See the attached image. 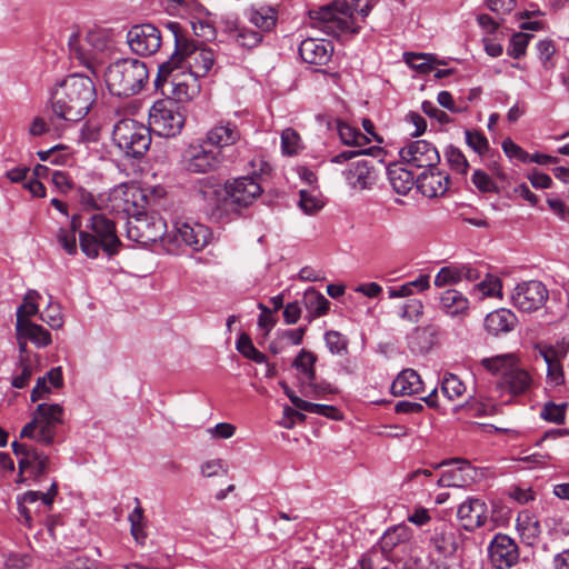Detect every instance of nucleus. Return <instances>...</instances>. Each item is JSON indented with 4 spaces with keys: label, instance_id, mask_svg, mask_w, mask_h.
Masks as SVG:
<instances>
[{
    "label": "nucleus",
    "instance_id": "obj_1",
    "mask_svg": "<svg viewBox=\"0 0 569 569\" xmlns=\"http://www.w3.org/2000/svg\"><path fill=\"white\" fill-rule=\"evenodd\" d=\"M262 188L253 177H239L226 182L224 187L213 179L199 183L198 194L206 203V213L214 221H221L224 211L231 207L238 209L251 206L261 194Z\"/></svg>",
    "mask_w": 569,
    "mask_h": 569
},
{
    "label": "nucleus",
    "instance_id": "obj_2",
    "mask_svg": "<svg viewBox=\"0 0 569 569\" xmlns=\"http://www.w3.org/2000/svg\"><path fill=\"white\" fill-rule=\"evenodd\" d=\"M97 99L92 79L73 73L57 83L51 92V109L57 118L79 121L84 118Z\"/></svg>",
    "mask_w": 569,
    "mask_h": 569
},
{
    "label": "nucleus",
    "instance_id": "obj_3",
    "mask_svg": "<svg viewBox=\"0 0 569 569\" xmlns=\"http://www.w3.org/2000/svg\"><path fill=\"white\" fill-rule=\"evenodd\" d=\"M377 0H342L310 11L311 26L332 37L351 33L357 34L361 29L353 12L361 16V21L368 17Z\"/></svg>",
    "mask_w": 569,
    "mask_h": 569
},
{
    "label": "nucleus",
    "instance_id": "obj_4",
    "mask_svg": "<svg viewBox=\"0 0 569 569\" xmlns=\"http://www.w3.org/2000/svg\"><path fill=\"white\" fill-rule=\"evenodd\" d=\"M169 27L174 36L176 50L168 61L159 66L156 87H159L162 77L171 76L182 63L190 69V77L196 79L204 77L214 63V53L211 49L198 48L192 40L180 37L178 23H169Z\"/></svg>",
    "mask_w": 569,
    "mask_h": 569
},
{
    "label": "nucleus",
    "instance_id": "obj_5",
    "mask_svg": "<svg viewBox=\"0 0 569 569\" xmlns=\"http://www.w3.org/2000/svg\"><path fill=\"white\" fill-rule=\"evenodd\" d=\"M72 59L86 66L98 76L99 68L107 61L113 51L111 33L107 29H92L81 40L79 34L72 33L68 41Z\"/></svg>",
    "mask_w": 569,
    "mask_h": 569
},
{
    "label": "nucleus",
    "instance_id": "obj_6",
    "mask_svg": "<svg viewBox=\"0 0 569 569\" xmlns=\"http://www.w3.org/2000/svg\"><path fill=\"white\" fill-rule=\"evenodd\" d=\"M79 246L90 259L97 258L100 250L109 257L117 254L121 241L116 223L102 213H93L86 223V230L79 232Z\"/></svg>",
    "mask_w": 569,
    "mask_h": 569
},
{
    "label": "nucleus",
    "instance_id": "obj_7",
    "mask_svg": "<svg viewBox=\"0 0 569 569\" xmlns=\"http://www.w3.org/2000/svg\"><path fill=\"white\" fill-rule=\"evenodd\" d=\"M148 69L138 59H120L103 72L109 92L117 97H131L140 92L148 80Z\"/></svg>",
    "mask_w": 569,
    "mask_h": 569
},
{
    "label": "nucleus",
    "instance_id": "obj_8",
    "mask_svg": "<svg viewBox=\"0 0 569 569\" xmlns=\"http://www.w3.org/2000/svg\"><path fill=\"white\" fill-rule=\"evenodd\" d=\"M481 365L491 373H499L501 376L499 386L512 396L525 395L533 386L531 373L521 366L515 353L485 358Z\"/></svg>",
    "mask_w": 569,
    "mask_h": 569
},
{
    "label": "nucleus",
    "instance_id": "obj_9",
    "mask_svg": "<svg viewBox=\"0 0 569 569\" xmlns=\"http://www.w3.org/2000/svg\"><path fill=\"white\" fill-rule=\"evenodd\" d=\"M112 141L126 157L140 158L151 144V134L148 126L124 118L113 126Z\"/></svg>",
    "mask_w": 569,
    "mask_h": 569
},
{
    "label": "nucleus",
    "instance_id": "obj_10",
    "mask_svg": "<svg viewBox=\"0 0 569 569\" xmlns=\"http://www.w3.org/2000/svg\"><path fill=\"white\" fill-rule=\"evenodd\" d=\"M63 408L58 403L38 405L32 420L20 431V438L34 439L37 442L50 446L54 441L56 430L62 423Z\"/></svg>",
    "mask_w": 569,
    "mask_h": 569
},
{
    "label": "nucleus",
    "instance_id": "obj_11",
    "mask_svg": "<svg viewBox=\"0 0 569 569\" xmlns=\"http://www.w3.org/2000/svg\"><path fill=\"white\" fill-rule=\"evenodd\" d=\"M183 108L172 99L156 101L149 111V130L160 137H176L184 126Z\"/></svg>",
    "mask_w": 569,
    "mask_h": 569
},
{
    "label": "nucleus",
    "instance_id": "obj_12",
    "mask_svg": "<svg viewBox=\"0 0 569 569\" xmlns=\"http://www.w3.org/2000/svg\"><path fill=\"white\" fill-rule=\"evenodd\" d=\"M224 161L221 151L210 148L203 139H197L183 150L181 166L190 173H210L217 171Z\"/></svg>",
    "mask_w": 569,
    "mask_h": 569
},
{
    "label": "nucleus",
    "instance_id": "obj_13",
    "mask_svg": "<svg viewBox=\"0 0 569 569\" xmlns=\"http://www.w3.org/2000/svg\"><path fill=\"white\" fill-rule=\"evenodd\" d=\"M127 237L134 242L149 244L158 240L169 241L171 233L167 232V223L161 216L147 214L143 210L133 219H128Z\"/></svg>",
    "mask_w": 569,
    "mask_h": 569
},
{
    "label": "nucleus",
    "instance_id": "obj_14",
    "mask_svg": "<svg viewBox=\"0 0 569 569\" xmlns=\"http://www.w3.org/2000/svg\"><path fill=\"white\" fill-rule=\"evenodd\" d=\"M147 198L134 184L122 183L113 188L107 199L106 209L113 213H123L133 219L146 209Z\"/></svg>",
    "mask_w": 569,
    "mask_h": 569
},
{
    "label": "nucleus",
    "instance_id": "obj_15",
    "mask_svg": "<svg viewBox=\"0 0 569 569\" xmlns=\"http://www.w3.org/2000/svg\"><path fill=\"white\" fill-rule=\"evenodd\" d=\"M549 297L546 286L538 280L518 283L511 295V302L521 312H535L542 308Z\"/></svg>",
    "mask_w": 569,
    "mask_h": 569
},
{
    "label": "nucleus",
    "instance_id": "obj_16",
    "mask_svg": "<svg viewBox=\"0 0 569 569\" xmlns=\"http://www.w3.org/2000/svg\"><path fill=\"white\" fill-rule=\"evenodd\" d=\"M169 242L186 244L194 251L202 250L212 239V231L201 223L176 222Z\"/></svg>",
    "mask_w": 569,
    "mask_h": 569
},
{
    "label": "nucleus",
    "instance_id": "obj_17",
    "mask_svg": "<svg viewBox=\"0 0 569 569\" xmlns=\"http://www.w3.org/2000/svg\"><path fill=\"white\" fill-rule=\"evenodd\" d=\"M403 162L421 169H436L440 162L437 148L427 140L411 141L400 149Z\"/></svg>",
    "mask_w": 569,
    "mask_h": 569
},
{
    "label": "nucleus",
    "instance_id": "obj_18",
    "mask_svg": "<svg viewBox=\"0 0 569 569\" xmlns=\"http://www.w3.org/2000/svg\"><path fill=\"white\" fill-rule=\"evenodd\" d=\"M130 49L139 56H151L161 46V34L151 23L133 26L127 33Z\"/></svg>",
    "mask_w": 569,
    "mask_h": 569
},
{
    "label": "nucleus",
    "instance_id": "obj_19",
    "mask_svg": "<svg viewBox=\"0 0 569 569\" xmlns=\"http://www.w3.org/2000/svg\"><path fill=\"white\" fill-rule=\"evenodd\" d=\"M11 447L13 453L20 458L18 463L20 475L29 470L31 477L38 480L49 471L50 459L42 451L18 441H13Z\"/></svg>",
    "mask_w": 569,
    "mask_h": 569
},
{
    "label": "nucleus",
    "instance_id": "obj_20",
    "mask_svg": "<svg viewBox=\"0 0 569 569\" xmlns=\"http://www.w3.org/2000/svg\"><path fill=\"white\" fill-rule=\"evenodd\" d=\"M242 138V132L234 122L221 119L207 130L202 139L210 148L223 154L226 148L238 144Z\"/></svg>",
    "mask_w": 569,
    "mask_h": 569
},
{
    "label": "nucleus",
    "instance_id": "obj_21",
    "mask_svg": "<svg viewBox=\"0 0 569 569\" xmlns=\"http://www.w3.org/2000/svg\"><path fill=\"white\" fill-rule=\"evenodd\" d=\"M489 559L497 569H509L518 562L519 548L515 540L505 533H497L489 547Z\"/></svg>",
    "mask_w": 569,
    "mask_h": 569
},
{
    "label": "nucleus",
    "instance_id": "obj_22",
    "mask_svg": "<svg viewBox=\"0 0 569 569\" xmlns=\"http://www.w3.org/2000/svg\"><path fill=\"white\" fill-rule=\"evenodd\" d=\"M455 463L457 465L455 468L443 471L441 477L438 479L437 485L438 487H456V488H462L468 486L475 477V469L470 465L469 461L463 459H450V460H443L440 463H437L433 466V468L438 469L443 466H448Z\"/></svg>",
    "mask_w": 569,
    "mask_h": 569
},
{
    "label": "nucleus",
    "instance_id": "obj_23",
    "mask_svg": "<svg viewBox=\"0 0 569 569\" xmlns=\"http://www.w3.org/2000/svg\"><path fill=\"white\" fill-rule=\"evenodd\" d=\"M457 517L465 530L475 531L482 527L488 519L487 505L479 498H468L459 506Z\"/></svg>",
    "mask_w": 569,
    "mask_h": 569
},
{
    "label": "nucleus",
    "instance_id": "obj_24",
    "mask_svg": "<svg viewBox=\"0 0 569 569\" xmlns=\"http://www.w3.org/2000/svg\"><path fill=\"white\" fill-rule=\"evenodd\" d=\"M450 177L447 172L436 169H425L416 178L417 189L427 198L442 197L449 188Z\"/></svg>",
    "mask_w": 569,
    "mask_h": 569
},
{
    "label": "nucleus",
    "instance_id": "obj_25",
    "mask_svg": "<svg viewBox=\"0 0 569 569\" xmlns=\"http://www.w3.org/2000/svg\"><path fill=\"white\" fill-rule=\"evenodd\" d=\"M332 52V43L323 39L307 38L299 46L301 59L309 64H327L331 59Z\"/></svg>",
    "mask_w": 569,
    "mask_h": 569
},
{
    "label": "nucleus",
    "instance_id": "obj_26",
    "mask_svg": "<svg viewBox=\"0 0 569 569\" xmlns=\"http://www.w3.org/2000/svg\"><path fill=\"white\" fill-rule=\"evenodd\" d=\"M480 278V272L469 263H453L442 267L435 277L436 287L457 284L462 280L469 282Z\"/></svg>",
    "mask_w": 569,
    "mask_h": 569
},
{
    "label": "nucleus",
    "instance_id": "obj_27",
    "mask_svg": "<svg viewBox=\"0 0 569 569\" xmlns=\"http://www.w3.org/2000/svg\"><path fill=\"white\" fill-rule=\"evenodd\" d=\"M343 174L348 183L359 190L371 188L377 180L375 162L372 160H357L349 164Z\"/></svg>",
    "mask_w": 569,
    "mask_h": 569
},
{
    "label": "nucleus",
    "instance_id": "obj_28",
    "mask_svg": "<svg viewBox=\"0 0 569 569\" xmlns=\"http://www.w3.org/2000/svg\"><path fill=\"white\" fill-rule=\"evenodd\" d=\"M170 76L162 77L159 87L162 91L168 90L172 94V100L179 102L190 101L198 96L200 86L198 79L190 77V80H179L176 76L169 80Z\"/></svg>",
    "mask_w": 569,
    "mask_h": 569
},
{
    "label": "nucleus",
    "instance_id": "obj_29",
    "mask_svg": "<svg viewBox=\"0 0 569 569\" xmlns=\"http://www.w3.org/2000/svg\"><path fill=\"white\" fill-rule=\"evenodd\" d=\"M57 495L58 483L53 481L47 492L30 490L18 497V510L20 516L24 519L26 525L31 527L32 522L31 511L26 506L27 503L31 505L41 501L44 507L50 509Z\"/></svg>",
    "mask_w": 569,
    "mask_h": 569
},
{
    "label": "nucleus",
    "instance_id": "obj_30",
    "mask_svg": "<svg viewBox=\"0 0 569 569\" xmlns=\"http://www.w3.org/2000/svg\"><path fill=\"white\" fill-rule=\"evenodd\" d=\"M183 16L190 18L191 28L197 37L204 40H212L216 37V29L209 21V12L200 3L192 2L191 7Z\"/></svg>",
    "mask_w": 569,
    "mask_h": 569
},
{
    "label": "nucleus",
    "instance_id": "obj_31",
    "mask_svg": "<svg viewBox=\"0 0 569 569\" xmlns=\"http://www.w3.org/2000/svg\"><path fill=\"white\" fill-rule=\"evenodd\" d=\"M517 322L518 319L511 310L501 308L487 315L485 328L489 333L498 336L513 330Z\"/></svg>",
    "mask_w": 569,
    "mask_h": 569
},
{
    "label": "nucleus",
    "instance_id": "obj_32",
    "mask_svg": "<svg viewBox=\"0 0 569 569\" xmlns=\"http://www.w3.org/2000/svg\"><path fill=\"white\" fill-rule=\"evenodd\" d=\"M517 530L523 543L533 547L541 535V526L538 518L528 510L519 512L517 517Z\"/></svg>",
    "mask_w": 569,
    "mask_h": 569
},
{
    "label": "nucleus",
    "instance_id": "obj_33",
    "mask_svg": "<svg viewBox=\"0 0 569 569\" xmlns=\"http://www.w3.org/2000/svg\"><path fill=\"white\" fill-rule=\"evenodd\" d=\"M422 390L420 376L412 369L402 370L390 386L393 396L419 393Z\"/></svg>",
    "mask_w": 569,
    "mask_h": 569
},
{
    "label": "nucleus",
    "instance_id": "obj_34",
    "mask_svg": "<svg viewBox=\"0 0 569 569\" xmlns=\"http://www.w3.org/2000/svg\"><path fill=\"white\" fill-rule=\"evenodd\" d=\"M307 330V326L296 329L277 330L276 338L269 345V351L273 355H279L290 346H300Z\"/></svg>",
    "mask_w": 569,
    "mask_h": 569
},
{
    "label": "nucleus",
    "instance_id": "obj_35",
    "mask_svg": "<svg viewBox=\"0 0 569 569\" xmlns=\"http://www.w3.org/2000/svg\"><path fill=\"white\" fill-rule=\"evenodd\" d=\"M16 333L27 337L38 348H44L51 343V333L42 326L32 321L19 320L16 322Z\"/></svg>",
    "mask_w": 569,
    "mask_h": 569
},
{
    "label": "nucleus",
    "instance_id": "obj_36",
    "mask_svg": "<svg viewBox=\"0 0 569 569\" xmlns=\"http://www.w3.org/2000/svg\"><path fill=\"white\" fill-rule=\"evenodd\" d=\"M440 308L448 316H463L468 312L469 301L461 292L449 289L440 296Z\"/></svg>",
    "mask_w": 569,
    "mask_h": 569
},
{
    "label": "nucleus",
    "instance_id": "obj_37",
    "mask_svg": "<svg viewBox=\"0 0 569 569\" xmlns=\"http://www.w3.org/2000/svg\"><path fill=\"white\" fill-rule=\"evenodd\" d=\"M226 30L230 33V37L236 40V42L244 48H253L257 47L261 40L262 34L260 31L249 30L246 27H241L238 21H226Z\"/></svg>",
    "mask_w": 569,
    "mask_h": 569
},
{
    "label": "nucleus",
    "instance_id": "obj_38",
    "mask_svg": "<svg viewBox=\"0 0 569 569\" xmlns=\"http://www.w3.org/2000/svg\"><path fill=\"white\" fill-rule=\"evenodd\" d=\"M303 305L309 312L308 321L325 316L330 307V301L315 288H309L303 295Z\"/></svg>",
    "mask_w": 569,
    "mask_h": 569
},
{
    "label": "nucleus",
    "instance_id": "obj_39",
    "mask_svg": "<svg viewBox=\"0 0 569 569\" xmlns=\"http://www.w3.org/2000/svg\"><path fill=\"white\" fill-rule=\"evenodd\" d=\"M438 332V327L433 325L417 327L410 336L411 348L419 352H427L435 343Z\"/></svg>",
    "mask_w": 569,
    "mask_h": 569
},
{
    "label": "nucleus",
    "instance_id": "obj_40",
    "mask_svg": "<svg viewBox=\"0 0 569 569\" xmlns=\"http://www.w3.org/2000/svg\"><path fill=\"white\" fill-rule=\"evenodd\" d=\"M430 288V277L428 274H420L412 281H408L398 287H390L388 296L390 299L407 298L415 293L423 292Z\"/></svg>",
    "mask_w": 569,
    "mask_h": 569
},
{
    "label": "nucleus",
    "instance_id": "obj_41",
    "mask_svg": "<svg viewBox=\"0 0 569 569\" xmlns=\"http://www.w3.org/2000/svg\"><path fill=\"white\" fill-rule=\"evenodd\" d=\"M392 189L399 194H407L416 183L415 174L403 167H392L388 170Z\"/></svg>",
    "mask_w": 569,
    "mask_h": 569
},
{
    "label": "nucleus",
    "instance_id": "obj_42",
    "mask_svg": "<svg viewBox=\"0 0 569 569\" xmlns=\"http://www.w3.org/2000/svg\"><path fill=\"white\" fill-rule=\"evenodd\" d=\"M431 543L438 552V556H452L458 549V538L452 530L436 531L431 538Z\"/></svg>",
    "mask_w": 569,
    "mask_h": 569
},
{
    "label": "nucleus",
    "instance_id": "obj_43",
    "mask_svg": "<svg viewBox=\"0 0 569 569\" xmlns=\"http://www.w3.org/2000/svg\"><path fill=\"white\" fill-rule=\"evenodd\" d=\"M316 362L317 356L312 351L301 349L295 358L292 367L305 376L308 385H313V380H316Z\"/></svg>",
    "mask_w": 569,
    "mask_h": 569
},
{
    "label": "nucleus",
    "instance_id": "obj_44",
    "mask_svg": "<svg viewBox=\"0 0 569 569\" xmlns=\"http://www.w3.org/2000/svg\"><path fill=\"white\" fill-rule=\"evenodd\" d=\"M247 17L260 31H270L277 21L276 11L271 8H251L247 11Z\"/></svg>",
    "mask_w": 569,
    "mask_h": 569
},
{
    "label": "nucleus",
    "instance_id": "obj_45",
    "mask_svg": "<svg viewBox=\"0 0 569 569\" xmlns=\"http://www.w3.org/2000/svg\"><path fill=\"white\" fill-rule=\"evenodd\" d=\"M337 129L341 142L346 146L363 147L370 142L365 133L347 122L339 121Z\"/></svg>",
    "mask_w": 569,
    "mask_h": 569
},
{
    "label": "nucleus",
    "instance_id": "obj_46",
    "mask_svg": "<svg viewBox=\"0 0 569 569\" xmlns=\"http://www.w3.org/2000/svg\"><path fill=\"white\" fill-rule=\"evenodd\" d=\"M537 57L546 71H552L556 68V43L551 39L539 40L536 44Z\"/></svg>",
    "mask_w": 569,
    "mask_h": 569
},
{
    "label": "nucleus",
    "instance_id": "obj_47",
    "mask_svg": "<svg viewBox=\"0 0 569 569\" xmlns=\"http://www.w3.org/2000/svg\"><path fill=\"white\" fill-rule=\"evenodd\" d=\"M293 406L297 409H300L302 411L310 412V413H317L319 416L331 418L333 420L341 419L340 411L333 406L313 403V402L306 401L301 398L293 399Z\"/></svg>",
    "mask_w": 569,
    "mask_h": 569
},
{
    "label": "nucleus",
    "instance_id": "obj_48",
    "mask_svg": "<svg viewBox=\"0 0 569 569\" xmlns=\"http://www.w3.org/2000/svg\"><path fill=\"white\" fill-rule=\"evenodd\" d=\"M466 391L465 383L453 373H446L441 381V393L448 400L460 398Z\"/></svg>",
    "mask_w": 569,
    "mask_h": 569
},
{
    "label": "nucleus",
    "instance_id": "obj_49",
    "mask_svg": "<svg viewBox=\"0 0 569 569\" xmlns=\"http://www.w3.org/2000/svg\"><path fill=\"white\" fill-rule=\"evenodd\" d=\"M237 350L246 358L254 361L256 363H267V357L260 352L252 343L251 338L242 333L237 340Z\"/></svg>",
    "mask_w": 569,
    "mask_h": 569
},
{
    "label": "nucleus",
    "instance_id": "obj_50",
    "mask_svg": "<svg viewBox=\"0 0 569 569\" xmlns=\"http://www.w3.org/2000/svg\"><path fill=\"white\" fill-rule=\"evenodd\" d=\"M423 303L420 299L411 298L399 307V317L408 322L416 323L423 315Z\"/></svg>",
    "mask_w": 569,
    "mask_h": 569
},
{
    "label": "nucleus",
    "instance_id": "obj_51",
    "mask_svg": "<svg viewBox=\"0 0 569 569\" xmlns=\"http://www.w3.org/2000/svg\"><path fill=\"white\" fill-rule=\"evenodd\" d=\"M445 157L450 168L460 174H466L469 168V162L462 151L450 144L445 150Z\"/></svg>",
    "mask_w": 569,
    "mask_h": 569
},
{
    "label": "nucleus",
    "instance_id": "obj_52",
    "mask_svg": "<svg viewBox=\"0 0 569 569\" xmlns=\"http://www.w3.org/2000/svg\"><path fill=\"white\" fill-rule=\"evenodd\" d=\"M325 342L332 355L345 356L348 353V339L336 330H329L325 333Z\"/></svg>",
    "mask_w": 569,
    "mask_h": 569
},
{
    "label": "nucleus",
    "instance_id": "obj_53",
    "mask_svg": "<svg viewBox=\"0 0 569 569\" xmlns=\"http://www.w3.org/2000/svg\"><path fill=\"white\" fill-rule=\"evenodd\" d=\"M408 538L405 527H395L387 530L380 539V547L383 552L391 551L396 546L406 541Z\"/></svg>",
    "mask_w": 569,
    "mask_h": 569
},
{
    "label": "nucleus",
    "instance_id": "obj_54",
    "mask_svg": "<svg viewBox=\"0 0 569 569\" xmlns=\"http://www.w3.org/2000/svg\"><path fill=\"white\" fill-rule=\"evenodd\" d=\"M501 281L498 277L487 274L486 278L477 283L473 291L479 293V298L496 297L501 295Z\"/></svg>",
    "mask_w": 569,
    "mask_h": 569
},
{
    "label": "nucleus",
    "instance_id": "obj_55",
    "mask_svg": "<svg viewBox=\"0 0 569 569\" xmlns=\"http://www.w3.org/2000/svg\"><path fill=\"white\" fill-rule=\"evenodd\" d=\"M567 403H555L552 401L547 402L541 412L540 417L552 423H563L566 419Z\"/></svg>",
    "mask_w": 569,
    "mask_h": 569
},
{
    "label": "nucleus",
    "instance_id": "obj_56",
    "mask_svg": "<svg viewBox=\"0 0 569 569\" xmlns=\"http://www.w3.org/2000/svg\"><path fill=\"white\" fill-rule=\"evenodd\" d=\"M531 38L532 36L528 33H515L511 37L507 48L508 56L512 57L513 59L522 58L526 54L527 47Z\"/></svg>",
    "mask_w": 569,
    "mask_h": 569
},
{
    "label": "nucleus",
    "instance_id": "obj_57",
    "mask_svg": "<svg viewBox=\"0 0 569 569\" xmlns=\"http://www.w3.org/2000/svg\"><path fill=\"white\" fill-rule=\"evenodd\" d=\"M405 59L410 68L422 74H428L435 70L433 66L430 63L429 54L410 52L405 54Z\"/></svg>",
    "mask_w": 569,
    "mask_h": 569
},
{
    "label": "nucleus",
    "instance_id": "obj_58",
    "mask_svg": "<svg viewBox=\"0 0 569 569\" xmlns=\"http://www.w3.org/2000/svg\"><path fill=\"white\" fill-rule=\"evenodd\" d=\"M17 370L19 372L12 378L11 385L17 389H22L29 385L33 367L28 359H21Z\"/></svg>",
    "mask_w": 569,
    "mask_h": 569
},
{
    "label": "nucleus",
    "instance_id": "obj_59",
    "mask_svg": "<svg viewBox=\"0 0 569 569\" xmlns=\"http://www.w3.org/2000/svg\"><path fill=\"white\" fill-rule=\"evenodd\" d=\"M466 143L479 156H483L489 150L488 139L479 131L466 130Z\"/></svg>",
    "mask_w": 569,
    "mask_h": 569
},
{
    "label": "nucleus",
    "instance_id": "obj_60",
    "mask_svg": "<svg viewBox=\"0 0 569 569\" xmlns=\"http://www.w3.org/2000/svg\"><path fill=\"white\" fill-rule=\"evenodd\" d=\"M300 137L296 130L287 128L281 133V149L282 152L292 156L299 150Z\"/></svg>",
    "mask_w": 569,
    "mask_h": 569
},
{
    "label": "nucleus",
    "instance_id": "obj_61",
    "mask_svg": "<svg viewBox=\"0 0 569 569\" xmlns=\"http://www.w3.org/2000/svg\"><path fill=\"white\" fill-rule=\"evenodd\" d=\"M40 319L52 329H59L63 325V317L59 306L49 305L40 315Z\"/></svg>",
    "mask_w": 569,
    "mask_h": 569
},
{
    "label": "nucleus",
    "instance_id": "obj_62",
    "mask_svg": "<svg viewBox=\"0 0 569 569\" xmlns=\"http://www.w3.org/2000/svg\"><path fill=\"white\" fill-rule=\"evenodd\" d=\"M322 201L307 192L306 190L300 191L299 207L307 214H313L322 208Z\"/></svg>",
    "mask_w": 569,
    "mask_h": 569
},
{
    "label": "nucleus",
    "instance_id": "obj_63",
    "mask_svg": "<svg viewBox=\"0 0 569 569\" xmlns=\"http://www.w3.org/2000/svg\"><path fill=\"white\" fill-rule=\"evenodd\" d=\"M486 7L503 21V17L516 7V0H486Z\"/></svg>",
    "mask_w": 569,
    "mask_h": 569
},
{
    "label": "nucleus",
    "instance_id": "obj_64",
    "mask_svg": "<svg viewBox=\"0 0 569 569\" xmlns=\"http://www.w3.org/2000/svg\"><path fill=\"white\" fill-rule=\"evenodd\" d=\"M471 181L481 192H496L498 190L495 181L482 170H476L472 173Z\"/></svg>",
    "mask_w": 569,
    "mask_h": 569
}]
</instances>
